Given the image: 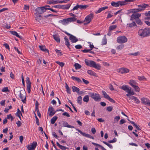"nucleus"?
Segmentation results:
<instances>
[{
    "instance_id": "10",
    "label": "nucleus",
    "mask_w": 150,
    "mask_h": 150,
    "mask_svg": "<svg viewBox=\"0 0 150 150\" xmlns=\"http://www.w3.org/2000/svg\"><path fill=\"white\" fill-rule=\"evenodd\" d=\"M141 16V14L139 13H133L131 17L130 20L133 21L134 20H137Z\"/></svg>"
},
{
    "instance_id": "38",
    "label": "nucleus",
    "mask_w": 150,
    "mask_h": 150,
    "mask_svg": "<svg viewBox=\"0 0 150 150\" xmlns=\"http://www.w3.org/2000/svg\"><path fill=\"white\" fill-rule=\"evenodd\" d=\"M102 94L103 95V97L105 98L108 99L110 97L105 91H102Z\"/></svg>"
},
{
    "instance_id": "28",
    "label": "nucleus",
    "mask_w": 150,
    "mask_h": 150,
    "mask_svg": "<svg viewBox=\"0 0 150 150\" xmlns=\"http://www.w3.org/2000/svg\"><path fill=\"white\" fill-rule=\"evenodd\" d=\"M53 37L55 40L57 42H59L60 41V39L59 37V36L53 35Z\"/></svg>"
},
{
    "instance_id": "6",
    "label": "nucleus",
    "mask_w": 150,
    "mask_h": 150,
    "mask_svg": "<svg viewBox=\"0 0 150 150\" xmlns=\"http://www.w3.org/2000/svg\"><path fill=\"white\" fill-rule=\"evenodd\" d=\"M127 41V38L125 36H120L117 38V42L120 44H122L126 42Z\"/></svg>"
},
{
    "instance_id": "64",
    "label": "nucleus",
    "mask_w": 150,
    "mask_h": 150,
    "mask_svg": "<svg viewBox=\"0 0 150 150\" xmlns=\"http://www.w3.org/2000/svg\"><path fill=\"white\" fill-rule=\"evenodd\" d=\"M125 122V120L123 119H122L120 122V125H122Z\"/></svg>"
},
{
    "instance_id": "56",
    "label": "nucleus",
    "mask_w": 150,
    "mask_h": 150,
    "mask_svg": "<svg viewBox=\"0 0 150 150\" xmlns=\"http://www.w3.org/2000/svg\"><path fill=\"white\" fill-rule=\"evenodd\" d=\"M60 149L63 150H65L66 149H69V148L63 146L62 145H61L59 147Z\"/></svg>"
},
{
    "instance_id": "18",
    "label": "nucleus",
    "mask_w": 150,
    "mask_h": 150,
    "mask_svg": "<svg viewBox=\"0 0 150 150\" xmlns=\"http://www.w3.org/2000/svg\"><path fill=\"white\" fill-rule=\"evenodd\" d=\"M35 20L38 21L39 23H41L42 21V19L41 17V16L39 15L38 16L37 15L35 17Z\"/></svg>"
},
{
    "instance_id": "1",
    "label": "nucleus",
    "mask_w": 150,
    "mask_h": 150,
    "mask_svg": "<svg viewBox=\"0 0 150 150\" xmlns=\"http://www.w3.org/2000/svg\"><path fill=\"white\" fill-rule=\"evenodd\" d=\"M85 62L86 64L91 67L94 68L97 70H100L101 68V66L92 60H90L88 59L85 60Z\"/></svg>"
},
{
    "instance_id": "55",
    "label": "nucleus",
    "mask_w": 150,
    "mask_h": 150,
    "mask_svg": "<svg viewBox=\"0 0 150 150\" xmlns=\"http://www.w3.org/2000/svg\"><path fill=\"white\" fill-rule=\"evenodd\" d=\"M34 114H35V117L36 119V123L38 125H39L40 123H39V120H38V118L37 117L35 113Z\"/></svg>"
},
{
    "instance_id": "43",
    "label": "nucleus",
    "mask_w": 150,
    "mask_h": 150,
    "mask_svg": "<svg viewBox=\"0 0 150 150\" xmlns=\"http://www.w3.org/2000/svg\"><path fill=\"white\" fill-rule=\"evenodd\" d=\"M127 25H128V24H127ZM137 26V25L135 23L134 21L132 23L129 24V27L130 28H132L134 26Z\"/></svg>"
},
{
    "instance_id": "51",
    "label": "nucleus",
    "mask_w": 150,
    "mask_h": 150,
    "mask_svg": "<svg viewBox=\"0 0 150 150\" xmlns=\"http://www.w3.org/2000/svg\"><path fill=\"white\" fill-rule=\"evenodd\" d=\"M120 117L119 116H116L114 118V122H117L118 120L120 119Z\"/></svg>"
},
{
    "instance_id": "24",
    "label": "nucleus",
    "mask_w": 150,
    "mask_h": 150,
    "mask_svg": "<svg viewBox=\"0 0 150 150\" xmlns=\"http://www.w3.org/2000/svg\"><path fill=\"white\" fill-rule=\"evenodd\" d=\"M108 8V6H105L104 7L100 8L98 9V11H97L96 12V13H100V12H101L103 11L104 10L106 9H107Z\"/></svg>"
},
{
    "instance_id": "48",
    "label": "nucleus",
    "mask_w": 150,
    "mask_h": 150,
    "mask_svg": "<svg viewBox=\"0 0 150 150\" xmlns=\"http://www.w3.org/2000/svg\"><path fill=\"white\" fill-rule=\"evenodd\" d=\"M56 62L61 67H63L64 65V64L63 62H60L57 61Z\"/></svg>"
},
{
    "instance_id": "52",
    "label": "nucleus",
    "mask_w": 150,
    "mask_h": 150,
    "mask_svg": "<svg viewBox=\"0 0 150 150\" xmlns=\"http://www.w3.org/2000/svg\"><path fill=\"white\" fill-rule=\"evenodd\" d=\"M55 112H56L54 111V110L50 111L49 114V116L50 117H52V116L53 115L55 114Z\"/></svg>"
},
{
    "instance_id": "23",
    "label": "nucleus",
    "mask_w": 150,
    "mask_h": 150,
    "mask_svg": "<svg viewBox=\"0 0 150 150\" xmlns=\"http://www.w3.org/2000/svg\"><path fill=\"white\" fill-rule=\"evenodd\" d=\"M63 125L64 127H67L71 128H74V127L73 126L69 125L68 123L66 122H63Z\"/></svg>"
},
{
    "instance_id": "21",
    "label": "nucleus",
    "mask_w": 150,
    "mask_h": 150,
    "mask_svg": "<svg viewBox=\"0 0 150 150\" xmlns=\"http://www.w3.org/2000/svg\"><path fill=\"white\" fill-rule=\"evenodd\" d=\"M40 50L44 52H47L49 54V51L46 48L45 46L40 45L39 46Z\"/></svg>"
},
{
    "instance_id": "59",
    "label": "nucleus",
    "mask_w": 150,
    "mask_h": 150,
    "mask_svg": "<svg viewBox=\"0 0 150 150\" xmlns=\"http://www.w3.org/2000/svg\"><path fill=\"white\" fill-rule=\"evenodd\" d=\"M132 11L133 13H135L138 12H140V11H139V8H135L132 9Z\"/></svg>"
},
{
    "instance_id": "16",
    "label": "nucleus",
    "mask_w": 150,
    "mask_h": 150,
    "mask_svg": "<svg viewBox=\"0 0 150 150\" xmlns=\"http://www.w3.org/2000/svg\"><path fill=\"white\" fill-rule=\"evenodd\" d=\"M111 5L116 7H119V6H122L121 1H118L117 2L112 1L111 3Z\"/></svg>"
},
{
    "instance_id": "17",
    "label": "nucleus",
    "mask_w": 150,
    "mask_h": 150,
    "mask_svg": "<svg viewBox=\"0 0 150 150\" xmlns=\"http://www.w3.org/2000/svg\"><path fill=\"white\" fill-rule=\"evenodd\" d=\"M69 39L73 43L76 42L78 40L77 39L75 36L72 35H71V36H70Z\"/></svg>"
},
{
    "instance_id": "61",
    "label": "nucleus",
    "mask_w": 150,
    "mask_h": 150,
    "mask_svg": "<svg viewBox=\"0 0 150 150\" xmlns=\"http://www.w3.org/2000/svg\"><path fill=\"white\" fill-rule=\"evenodd\" d=\"M16 114V115L20 118V120H21V117L20 115H21L22 116H23L21 112H17Z\"/></svg>"
},
{
    "instance_id": "27",
    "label": "nucleus",
    "mask_w": 150,
    "mask_h": 150,
    "mask_svg": "<svg viewBox=\"0 0 150 150\" xmlns=\"http://www.w3.org/2000/svg\"><path fill=\"white\" fill-rule=\"evenodd\" d=\"M10 32L11 33L14 35L16 36L18 38H22L15 31H10Z\"/></svg>"
},
{
    "instance_id": "39",
    "label": "nucleus",
    "mask_w": 150,
    "mask_h": 150,
    "mask_svg": "<svg viewBox=\"0 0 150 150\" xmlns=\"http://www.w3.org/2000/svg\"><path fill=\"white\" fill-rule=\"evenodd\" d=\"M124 45L123 44H121L118 46L117 47L116 49L118 50H121L122 49L124 48Z\"/></svg>"
},
{
    "instance_id": "8",
    "label": "nucleus",
    "mask_w": 150,
    "mask_h": 150,
    "mask_svg": "<svg viewBox=\"0 0 150 150\" xmlns=\"http://www.w3.org/2000/svg\"><path fill=\"white\" fill-rule=\"evenodd\" d=\"M19 97L21 99V101L23 102V103H26V93L25 92H23V93H21V91H20Z\"/></svg>"
},
{
    "instance_id": "53",
    "label": "nucleus",
    "mask_w": 150,
    "mask_h": 150,
    "mask_svg": "<svg viewBox=\"0 0 150 150\" xmlns=\"http://www.w3.org/2000/svg\"><path fill=\"white\" fill-rule=\"evenodd\" d=\"M102 43L103 45H105L106 44L107 39L105 37L103 39Z\"/></svg>"
},
{
    "instance_id": "62",
    "label": "nucleus",
    "mask_w": 150,
    "mask_h": 150,
    "mask_svg": "<svg viewBox=\"0 0 150 150\" xmlns=\"http://www.w3.org/2000/svg\"><path fill=\"white\" fill-rule=\"evenodd\" d=\"M75 47L77 49H80L82 48V46L80 45H77L75 46Z\"/></svg>"
},
{
    "instance_id": "42",
    "label": "nucleus",
    "mask_w": 150,
    "mask_h": 150,
    "mask_svg": "<svg viewBox=\"0 0 150 150\" xmlns=\"http://www.w3.org/2000/svg\"><path fill=\"white\" fill-rule=\"evenodd\" d=\"M61 22L64 25H66L69 23L68 20H67V19L63 20L61 21Z\"/></svg>"
},
{
    "instance_id": "31",
    "label": "nucleus",
    "mask_w": 150,
    "mask_h": 150,
    "mask_svg": "<svg viewBox=\"0 0 150 150\" xmlns=\"http://www.w3.org/2000/svg\"><path fill=\"white\" fill-rule=\"evenodd\" d=\"M92 144L95 146H98L99 147H100L102 150H106L103 146H102L101 145L96 144V143H94V142H92Z\"/></svg>"
},
{
    "instance_id": "29",
    "label": "nucleus",
    "mask_w": 150,
    "mask_h": 150,
    "mask_svg": "<svg viewBox=\"0 0 150 150\" xmlns=\"http://www.w3.org/2000/svg\"><path fill=\"white\" fill-rule=\"evenodd\" d=\"M64 39L65 41V45L67 46V47L69 48V47L70 45V44L69 42V40L66 37H65Z\"/></svg>"
},
{
    "instance_id": "40",
    "label": "nucleus",
    "mask_w": 150,
    "mask_h": 150,
    "mask_svg": "<svg viewBox=\"0 0 150 150\" xmlns=\"http://www.w3.org/2000/svg\"><path fill=\"white\" fill-rule=\"evenodd\" d=\"M83 101L84 102L87 103L89 100V96L88 95L85 96L83 98Z\"/></svg>"
},
{
    "instance_id": "32",
    "label": "nucleus",
    "mask_w": 150,
    "mask_h": 150,
    "mask_svg": "<svg viewBox=\"0 0 150 150\" xmlns=\"http://www.w3.org/2000/svg\"><path fill=\"white\" fill-rule=\"evenodd\" d=\"M82 98L81 96H79L77 98V101L78 103L80 105H81L82 104Z\"/></svg>"
},
{
    "instance_id": "63",
    "label": "nucleus",
    "mask_w": 150,
    "mask_h": 150,
    "mask_svg": "<svg viewBox=\"0 0 150 150\" xmlns=\"http://www.w3.org/2000/svg\"><path fill=\"white\" fill-rule=\"evenodd\" d=\"M78 9L79 7L78 4L73 8L72 9V10L74 11L76 10H77Z\"/></svg>"
},
{
    "instance_id": "36",
    "label": "nucleus",
    "mask_w": 150,
    "mask_h": 150,
    "mask_svg": "<svg viewBox=\"0 0 150 150\" xmlns=\"http://www.w3.org/2000/svg\"><path fill=\"white\" fill-rule=\"evenodd\" d=\"M67 20H68V22H71L75 21L76 18L74 17H73L67 18Z\"/></svg>"
},
{
    "instance_id": "49",
    "label": "nucleus",
    "mask_w": 150,
    "mask_h": 150,
    "mask_svg": "<svg viewBox=\"0 0 150 150\" xmlns=\"http://www.w3.org/2000/svg\"><path fill=\"white\" fill-rule=\"evenodd\" d=\"M103 142L105 144H106V145H107V146H108L111 149L113 147L111 144H109L107 142L105 141H103Z\"/></svg>"
},
{
    "instance_id": "44",
    "label": "nucleus",
    "mask_w": 150,
    "mask_h": 150,
    "mask_svg": "<svg viewBox=\"0 0 150 150\" xmlns=\"http://www.w3.org/2000/svg\"><path fill=\"white\" fill-rule=\"evenodd\" d=\"M116 27L117 25H111L109 27V30L110 31H112L116 28Z\"/></svg>"
},
{
    "instance_id": "25",
    "label": "nucleus",
    "mask_w": 150,
    "mask_h": 150,
    "mask_svg": "<svg viewBox=\"0 0 150 150\" xmlns=\"http://www.w3.org/2000/svg\"><path fill=\"white\" fill-rule=\"evenodd\" d=\"M71 78L74 80L76 81L78 83H82V81L81 79L79 78L76 77L74 76H72Z\"/></svg>"
},
{
    "instance_id": "20",
    "label": "nucleus",
    "mask_w": 150,
    "mask_h": 150,
    "mask_svg": "<svg viewBox=\"0 0 150 150\" xmlns=\"http://www.w3.org/2000/svg\"><path fill=\"white\" fill-rule=\"evenodd\" d=\"M134 0H125L124 1H121L122 6L128 4L129 3L134 1Z\"/></svg>"
},
{
    "instance_id": "47",
    "label": "nucleus",
    "mask_w": 150,
    "mask_h": 150,
    "mask_svg": "<svg viewBox=\"0 0 150 150\" xmlns=\"http://www.w3.org/2000/svg\"><path fill=\"white\" fill-rule=\"evenodd\" d=\"M138 78L140 81H142L144 80H146V79L144 76H138Z\"/></svg>"
},
{
    "instance_id": "46",
    "label": "nucleus",
    "mask_w": 150,
    "mask_h": 150,
    "mask_svg": "<svg viewBox=\"0 0 150 150\" xmlns=\"http://www.w3.org/2000/svg\"><path fill=\"white\" fill-rule=\"evenodd\" d=\"M130 123L132 124L133 126H135L138 130H141V129L138 127L137 125L134 123V122H130Z\"/></svg>"
},
{
    "instance_id": "12",
    "label": "nucleus",
    "mask_w": 150,
    "mask_h": 150,
    "mask_svg": "<svg viewBox=\"0 0 150 150\" xmlns=\"http://www.w3.org/2000/svg\"><path fill=\"white\" fill-rule=\"evenodd\" d=\"M138 7L139 11H141L144 10L146 8L149 7V6L148 4H142L138 5Z\"/></svg>"
},
{
    "instance_id": "22",
    "label": "nucleus",
    "mask_w": 150,
    "mask_h": 150,
    "mask_svg": "<svg viewBox=\"0 0 150 150\" xmlns=\"http://www.w3.org/2000/svg\"><path fill=\"white\" fill-rule=\"evenodd\" d=\"M78 6L79 8L81 10H83L86 9L87 7H88V5H79L78 4Z\"/></svg>"
},
{
    "instance_id": "50",
    "label": "nucleus",
    "mask_w": 150,
    "mask_h": 150,
    "mask_svg": "<svg viewBox=\"0 0 150 150\" xmlns=\"http://www.w3.org/2000/svg\"><path fill=\"white\" fill-rule=\"evenodd\" d=\"M2 91L3 92H9V90H8V88L7 87H5L3 88L2 89Z\"/></svg>"
},
{
    "instance_id": "35",
    "label": "nucleus",
    "mask_w": 150,
    "mask_h": 150,
    "mask_svg": "<svg viewBox=\"0 0 150 150\" xmlns=\"http://www.w3.org/2000/svg\"><path fill=\"white\" fill-rule=\"evenodd\" d=\"M74 66L75 67L76 69H78L81 68V66L78 63H75L74 65Z\"/></svg>"
},
{
    "instance_id": "54",
    "label": "nucleus",
    "mask_w": 150,
    "mask_h": 150,
    "mask_svg": "<svg viewBox=\"0 0 150 150\" xmlns=\"http://www.w3.org/2000/svg\"><path fill=\"white\" fill-rule=\"evenodd\" d=\"M55 51L57 54L59 56H61L62 55V54L61 53V51L60 50H58L57 49H56L55 50Z\"/></svg>"
},
{
    "instance_id": "37",
    "label": "nucleus",
    "mask_w": 150,
    "mask_h": 150,
    "mask_svg": "<svg viewBox=\"0 0 150 150\" xmlns=\"http://www.w3.org/2000/svg\"><path fill=\"white\" fill-rule=\"evenodd\" d=\"M132 88L134 89V91L137 92H138L140 91V88L137 85L134 86Z\"/></svg>"
},
{
    "instance_id": "14",
    "label": "nucleus",
    "mask_w": 150,
    "mask_h": 150,
    "mask_svg": "<svg viewBox=\"0 0 150 150\" xmlns=\"http://www.w3.org/2000/svg\"><path fill=\"white\" fill-rule=\"evenodd\" d=\"M141 100L142 103L150 106V101L148 99L143 98L141 99Z\"/></svg>"
},
{
    "instance_id": "13",
    "label": "nucleus",
    "mask_w": 150,
    "mask_h": 150,
    "mask_svg": "<svg viewBox=\"0 0 150 150\" xmlns=\"http://www.w3.org/2000/svg\"><path fill=\"white\" fill-rule=\"evenodd\" d=\"M37 143L35 142H33L30 145H28L27 146V148L28 150H34L36 147Z\"/></svg>"
},
{
    "instance_id": "9",
    "label": "nucleus",
    "mask_w": 150,
    "mask_h": 150,
    "mask_svg": "<svg viewBox=\"0 0 150 150\" xmlns=\"http://www.w3.org/2000/svg\"><path fill=\"white\" fill-rule=\"evenodd\" d=\"M129 71V69L125 67H122L118 70L117 71L118 72L120 73L121 74H123L128 73Z\"/></svg>"
},
{
    "instance_id": "41",
    "label": "nucleus",
    "mask_w": 150,
    "mask_h": 150,
    "mask_svg": "<svg viewBox=\"0 0 150 150\" xmlns=\"http://www.w3.org/2000/svg\"><path fill=\"white\" fill-rule=\"evenodd\" d=\"M88 73L90 75H92L93 76H96V73L93 72L92 70H88L87 71Z\"/></svg>"
},
{
    "instance_id": "15",
    "label": "nucleus",
    "mask_w": 150,
    "mask_h": 150,
    "mask_svg": "<svg viewBox=\"0 0 150 150\" xmlns=\"http://www.w3.org/2000/svg\"><path fill=\"white\" fill-rule=\"evenodd\" d=\"M78 131L83 136H85L86 137H88L90 138H91L92 139H93L94 138L90 134H86L85 133L81 131L80 130L78 129Z\"/></svg>"
},
{
    "instance_id": "5",
    "label": "nucleus",
    "mask_w": 150,
    "mask_h": 150,
    "mask_svg": "<svg viewBox=\"0 0 150 150\" xmlns=\"http://www.w3.org/2000/svg\"><path fill=\"white\" fill-rule=\"evenodd\" d=\"M47 7H50V6L47 5L44 6L39 7L35 9V11L38 13L41 14L45 11L46 10H47L46 8H47Z\"/></svg>"
},
{
    "instance_id": "33",
    "label": "nucleus",
    "mask_w": 150,
    "mask_h": 150,
    "mask_svg": "<svg viewBox=\"0 0 150 150\" xmlns=\"http://www.w3.org/2000/svg\"><path fill=\"white\" fill-rule=\"evenodd\" d=\"M65 87L67 89V93L69 94H71V90L70 89L69 87L68 86V85L67 84V83H65Z\"/></svg>"
},
{
    "instance_id": "7",
    "label": "nucleus",
    "mask_w": 150,
    "mask_h": 150,
    "mask_svg": "<svg viewBox=\"0 0 150 150\" xmlns=\"http://www.w3.org/2000/svg\"><path fill=\"white\" fill-rule=\"evenodd\" d=\"M88 94L91 97L96 101H98L101 99V98L98 94L92 93H89Z\"/></svg>"
},
{
    "instance_id": "34",
    "label": "nucleus",
    "mask_w": 150,
    "mask_h": 150,
    "mask_svg": "<svg viewBox=\"0 0 150 150\" xmlns=\"http://www.w3.org/2000/svg\"><path fill=\"white\" fill-rule=\"evenodd\" d=\"M70 6V5L69 4L66 5H61V8L68 9L69 8Z\"/></svg>"
},
{
    "instance_id": "57",
    "label": "nucleus",
    "mask_w": 150,
    "mask_h": 150,
    "mask_svg": "<svg viewBox=\"0 0 150 150\" xmlns=\"http://www.w3.org/2000/svg\"><path fill=\"white\" fill-rule=\"evenodd\" d=\"M113 109V107L112 106H109L107 108V110L109 112H110L112 111Z\"/></svg>"
},
{
    "instance_id": "19",
    "label": "nucleus",
    "mask_w": 150,
    "mask_h": 150,
    "mask_svg": "<svg viewBox=\"0 0 150 150\" xmlns=\"http://www.w3.org/2000/svg\"><path fill=\"white\" fill-rule=\"evenodd\" d=\"M129 83L132 87L135 86L137 85V83L136 81L133 80H130Z\"/></svg>"
},
{
    "instance_id": "4",
    "label": "nucleus",
    "mask_w": 150,
    "mask_h": 150,
    "mask_svg": "<svg viewBox=\"0 0 150 150\" xmlns=\"http://www.w3.org/2000/svg\"><path fill=\"white\" fill-rule=\"evenodd\" d=\"M94 17V13L92 12L90 14L87 15L85 18L84 20V22H86L85 24H88L89 23L92 21Z\"/></svg>"
},
{
    "instance_id": "3",
    "label": "nucleus",
    "mask_w": 150,
    "mask_h": 150,
    "mask_svg": "<svg viewBox=\"0 0 150 150\" xmlns=\"http://www.w3.org/2000/svg\"><path fill=\"white\" fill-rule=\"evenodd\" d=\"M120 88L126 91L127 93L126 96H131L134 95V93L133 90H131V88H129L127 85H123L122 86L120 87Z\"/></svg>"
},
{
    "instance_id": "58",
    "label": "nucleus",
    "mask_w": 150,
    "mask_h": 150,
    "mask_svg": "<svg viewBox=\"0 0 150 150\" xmlns=\"http://www.w3.org/2000/svg\"><path fill=\"white\" fill-rule=\"evenodd\" d=\"M117 139L116 138H114L112 140H109L108 142L110 143H115L116 142Z\"/></svg>"
},
{
    "instance_id": "45",
    "label": "nucleus",
    "mask_w": 150,
    "mask_h": 150,
    "mask_svg": "<svg viewBox=\"0 0 150 150\" xmlns=\"http://www.w3.org/2000/svg\"><path fill=\"white\" fill-rule=\"evenodd\" d=\"M136 23L139 25H142V23L141 21V20L139 18H138L136 20Z\"/></svg>"
},
{
    "instance_id": "60",
    "label": "nucleus",
    "mask_w": 150,
    "mask_h": 150,
    "mask_svg": "<svg viewBox=\"0 0 150 150\" xmlns=\"http://www.w3.org/2000/svg\"><path fill=\"white\" fill-rule=\"evenodd\" d=\"M134 100L136 103L139 104L140 103L139 100L136 97Z\"/></svg>"
},
{
    "instance_id": "30",
    "label": "nucleus",
    "mask_w": 150,
    "mask_h": 150,
    "mask_svg": "<svg viewBox=\"0 0 150 150\" xmlns=\"http://www.w3.org/2000/svg\"><path fill=\"white\" fill-rule=\"evenodd\" d=\"M58 117L56 116L53 117L51 120V122L52 124H54L57 119Z\"/></svg>"
},
{
    "instance_id": "11",
    "label": "nucleus",
    "mask_w": 150,
    "mask_h": 150,
    "mask_svg": "<svg viewBox=\"0 0 150 150\" xmlns=\"http://www.w3.org/2000/svg\"><path fill=\"white\" fill-rule=\"evenodd\" d=\"M26 81L27 83V87L28 93H29L30 92V88L31 83L30 81L29 78L27 77L26 78Z\"/></svg>"
},
{
    "instance_id": "2",
    "label": "nucleus",
    "mask_w": 150,
    "mask_h": 150,
    "mask_svg": "<svg viewBox=\"0 0 150 150\" xmlns=\"http://www.w3.org/2000/svg\"><path fill=\"white\" fill-rule=\"evenodd\" d=\"M138 35L142 37L149 36L150 35V28L141 29L138 32Z\"/></svg>"
},
{
    "instance_id": "26",
    "label": "nucleus",
    "mask_w": 150,
    "mask_h": 150,
    "mask_svg": "<svg viewBox=\"0 0 150 150\" xmlns=\"http://www.w3.org/2000/svg\"><path fill=\"white\" fill-rule=\"evenodd\" d=\"M72 89L73 92H76L77 93L80 91V89L79 88L74 86H72Z\"/></svg>"
}]
</instances>
